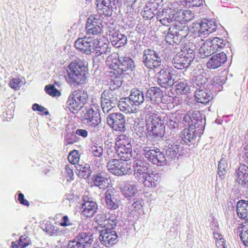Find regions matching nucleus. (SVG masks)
Returning <instances> with one entry per match:
<instances>
[{
	"label": "nucleus",
	"mask_w": 248,
	"mask_h": 248,
	"mask_svg": "<svg viewBox=\"0 0 248 248\" xmlns=\"http://www.w3.org/2000/svg\"><path fill=\"white\" fill-rule=\"evenodd\" d=\"M180 141L174 138H170L166 140L167 149L160 150L155 147H148L147 145L137 144L134 151L144 156L149 161L157 166H162L167 161L178 159L183 154V147L180 144Z\"/></svg>",
	"instance_id": "nucleus-1"
},
{
	"label": "nucleus",
	"mask_w": 248,
	"mask_h": 248,
	"mask_svg": "<svg viewBox=\"0 0 248 248\" xmlns=\"http://www.w3.org/2000/svg\"><path fill=\"white\" fill-rule=\"evenodd\" d=\"M107 63L115 77L129 76L136 69L135 62L129 54L122 56L117 53L110 55L107 59Z\"/></svg>",
	"instance_id": "nucleus-2"
},
{
	"label": "nucleus",
	"mask_w": 248,
	"mask_h": 248,
	"mask_svg": "<svg viewBox=\"0 0 248 248\" xmlns=\"http://www.w3.org/2000/svg\"><path fill=\"white\" fill-rule=\"evenodd\" d=\"M88 68L84 62L80 60L71 62L66 69L65 78L71 86L78 87L88 81Z\"/></svg>",
	"instance_id": "nucleus-3"
},
{
	"label": "nucleus",
	"mask_w": 248,
	"mask_h": 248,
	"mask_svg": "<svg viewBox=\"0 0 248 248\" xmlns=\"http://www.w3.org/2000/svg\"><path fill=\"white\" fill-rule=\"evenodd\" d=\"M146 137L148 140H159L165 134L164 121L159 114L153 113L146 122Z\"/></svg>",
	"instance_id": "nucleus-4"
},
{
	"label": "nucleus",
	"mask_w": 248,
	"mask_h": 248,
	"mask_svg": "<svg viewBox=\"0 0 248 248\" xmlns=\"http://www.w3.org/2000/svg\"><path fill=\"white\" fill-rule=\"evenodd\" d=\"M189 28L179 22L171 24L168 29L165 36V41L170 45L179 44L188 35Z\"/></svg>",
	"instance_id": "nucleus-5"
},
{
	"label": "nucleus",
	"mask_w": 248,
	"mask_h": 248,
	"mask_svg": "<svg viewBox=\"0 0 248 248\" xmlns=\"http://www.w3.org/2000/svg\"><path fill=\"white\" fill-rule=\"evenodd\" d=\"M140 62L142 67L141 70L144 73L146 70L149 72L155 71L161 66L162 63L159 54L151 48L145 49L142 51Z\"/></svg>",
	"instance_id": "nucleus-6"
},
{
	"label": "nucleus",
	"mask_w": 248,
	"mask_h": 248,
	"mask_svg": "<svg viewBox=\"0 0 248 248\" xmlns=\"http://www.w3.org/2000/svg\"><path fill=\"white\" fill-rule=\"evenodd\" d=\"M183 124L192 130L196 129L203 133L205 128V116L199 110L188 111L182 120Z\"/></svg>",
	"instance_id": "nucleus-7"
},
{
	"label": "nucleus",
	"mask_w": 248,
	"mask_h": 248,
	"mask_svg": "<svg viewBox=\"0 0 248 248\" xmlns=\"http://www.w3.org/2000/svg\"><path fill=\"white\" fill-rule=\"evenodd\" d=\"M88 99L87 92L80 90H75L69 95L66 107L69 111L76 114L83 107Z\"/></svg>",
	"instance_id": "nucleus-8"
},
{
	"label": "nucleus",
	"mask_w": 248,
	"mask_h": 248,
	"mask_svg": "<svg viewBox=\"0 0 248 248\" xmlns=\"http://www.w3.org/2000/svg\"><path fill=\"white\" fill-rule=\"evenodd\" d=\"M217 28L216 22L212 19H203L201 22H193L190 26L189 31L196 36L195 39L199 40L202 35H208L215 31Z\"/></svg>",
	"instance_id": "nucleus-9"
},
{
	"label": "nucleus",
	"mask_w": 248,
	"mask_h": 248,
	"mask_svg": "<svg viewBox=\"0 0 248 248\" xmlns=\"http://www.w3.org/2000/svg\"><path fill=\"white\" fill-rule=\"evenodd\" d=\"M98 45V40L89 36L78 38L75 43L77 49L86 55H91L94 57L96 46Z\"/></svg>",
	"instance_id": "nucleus-10"
},
{
	"label": "nucleus",
	"mask_w": 248,
	"mask_h": 248,
	"mask_svg": "<svg viewBox=\"0 0 248 248\" xmlns=\"http://www.w3.org/2000/svg\"><path fill=\"white\" fill-rule=\"evenodd\" d=\"M107 167L110 173L116 176H122L132 172L130 164L120 159L109 160Z\"/></svg>",
	"instance_id": "nucleus-11"
},
{
	"label": "nucleus",
	"mask_w": 248,
	"mask_h": 248,
	"mask_svg": "<svg viewBox=\"0 0 248 248\" xmlns=\"http://www.w3.org/2000/svg\"><path fill=\"white\" fill-rule=\"evenodd\" d=\"M145 99L152 104L158 105L160 102L166 103V101L171 102L173 99L171 96H164L163 92L157 86H152L145 92Z\"/></svg>",
	"instance_id": "nucleus-12"
},
{
	"label": "nucleus",
	"mask_w": 248,
	"mask_h": 248,
	"mask_svg": "<svg viewBox=\"0 0 248 248\" xmlns=\"http://www.w3.org/2000/svg\"><path fill=\"white\" fill-rule=\"evenodd\" d=\"M93 242V234L90 232L78 233L68 244V248H90Z\"/></svg>",
	"instance_id": "nucleus-13"
},
{
	"label": "nucleus",
	"mask_w": 248,
	"mask_h": 248,
	"mask_svg": "<svg viewBox=\"0 0 248 248\" xmlns=\"http://www.w3.org/2000/svg\"><path fill=\"white\" fill-rule=\"evenodd\" d=\"M107 124L114 131L124 132L126 130L124 115L120 112L109 113L106 118Z\"/></svg>",
	"instance_id": "nucleus-14"
},
{
	"label": "nucleus",
	"mask_w": 248,
	"mask_h": 248,
	"mask_svg": "<svg viewBox=\"0 0 248 248\" xmlns=\"http://www.w3.org/2000/svg\"><path fill=\"white\" fill-rule=\"evenodd\" d=\"M101 107L104 113H108L119 104V96L113 91L104 90L101 97Z\"/></svg>",
	"instance_id": "nucleus-15"
},
{
	"label": "nucleus",
	"mask_w": 248,
	"mask_h": 248,
	"mask_svg": "<svg viewBox=\"0 0 248 248\" xmlns=\"http://www.w3.org/2000/svg\"><path fill=\"white\" fill-rule=\"evenodd\" d=\"M82 123L90 128H97L101 123V119L99 110L96 108H90L87 109L82 116Z\"/></svg>",
	"instance_id": "nucleus-16"
},
{
	"label": "nucleus",
	"mask_w": 248,
	"mask_h": 248,
	"mask_svg": "<svg viewBox=\"0 0 248 248\" xmlns=\"http://www.w3.org/2000/svg\"><path fill=\"white\" fill-rule=\"evenodd\" d=\"M104 15L90 16L87 19L86 30L87 35H94L101 33L103 27L102 18Z\"/></svg>",
	"instance_id": "nucleus-17"
},
{
	"label": "nucleus",
	"mask_w": 248,
	"mask_h": 248,
	"mask_svg": "<svg viewBox=\"0 0 248 248\" xmlns=\"http://www.w3.org/2000/svg\"><path fill=\"white\" fill-rule=\"evenodd\" d=\"M174 76L171 67H164L157 73V82L162 88L168 89L174 84L172 78Z\"/></svg>",
	"instance_id": "nucleus-18"
},
{
	"label": "nucleus",
	"mask_w": 248,
	"mask_h": 248,
	"mask_svg": "<svg viewBox=\"0 0 248 248\" xmlns=\"http://www.w3.org/2000/svg\"><path fill=\"white\" fill-rule=\"evenodd\" d=\"M235 181L245 188L248 189V166L240 163L234 172Z\"/></svg>",
	"instance_id": "nucleus-19"
},
{
	"label": "nucleus",
	"mask_w": 248,
	"mask_h": 248,
	"mask_svg": "<svg viewBox=\"0 0 248 248\" xmlns=\"http://www.w3.org/2000/svg\"><path fill=\"white\" fill-rule=\"evenodd\" d=\"M203 133H200L196 129L192 130L191 128H185L183 131L182 136L178 137H172L176 140L180 141V144L184 148L182 144H186L190 145V144L194 143L197 136L201 137Z\"/></svg>",
	"instance_id": "nucleus-20"
},
{
	"label": "nucleus",
	"mask_w": 248,
	"mask_h": 248,
	"mask_svg": "<svg viewBox=\"0 0 248 248\" xmlns=\"http://www.w3.org/2000/svg\"><path fill=\"white\" fill-rule=\"evenodd\" d=\"M108 36L110 43L115 48L123 47L127 44V36L119 30L113 29L110 30Z\"/></svg>",
	"instance_id": "nucleus-21"
},
{
	"label": "nucleus",
	"mask_w": 248,
	"mask_h": 248,
	"mask_svg": "<svg viewBox=\"0 0 248 248\" xmlns=\"http://www.w3.org/2000/svg\"><path fill=\"white\" fill-rule=\"evenodd\" d=\"M134 175L139 182L143 180V178L148 173L151 172L152 170L147 163L141 160H137L133 165Z\"/></svg>",
	"instance_id": "nucleus-22"
},
{
	"label": "nucleus",
	"mask_w": 248,
	"mask_h": 248,
	"mask_svg": "<svg viewBox=\"0 0 248 248\" xmlns=\"http://www.w3.org/2000/svg\"><path fill=\"white\" fill-rule=\"evenodd\" d=\"M138 183L133 181H125L121 184V190L124 196L131 200L134 198L138 191Z\"/></svg>",
	"instance_id": "nucleus-23"
},
{
	"label": "nucleus",
	"mask_w": 248,
	"mask_h": 248,
	"mask_svg": "<svg viewBox=\"0 0 248 248\" xmlns=\"http://www.w3.org/2000/svg\"><path fill=\"white\" fill-rule=\"evenodd\" d=\"M118 235L112 230L104 229L100 232L99 239L101 243L107 247L112 246L117 241Z\"/></svg>",
	"instance_id": "nucleus-24"
},
{
	"label": "nucleus",
	"mask_w": 248,
	"mask_h": 248,
	"mask_svg": "<svg viewBox=\"0 0 248 248\" xmlns=\"http://www.w3.org/2000/svg\"><path fill=\"white\" fill-rule=\"evenodd\" d=\"M118 235L112 230L104 229L100 232L99 239L101 243L107 247L112 246L117 241Z\"/></svg>",
	"instance_id": "nucleus-25"
},
{
	"label": "nucleus",
	"mask_w": 248,
	"mask_h": 248,
	"mask_svg": "<svg viewBox=\"0 0 248 248\" xmlns=\"http://www.w3.org/2000/svg\"><path fill=\"white\" fill-rule=\"evenodd\" d=\"M83 201V202L81 204L82 214L87 217H93L98 209L96 202L88 197H84Z\"/></svg>",
	"instance_id": "nucleus-26"
},
{
	"label": "nucleus",
	"mask_w": 248,
	"mask_h": 248,
	"mask_svg": "<svg viewBox=\"0 0 248 248\" xmlns=\"http://www.w3.org/2000/svg\"><path fill=\"white\" fill-rule=\"evenodd\" d=\"M96 8L99 15L110 16L114 10L112 0H96Z\"/></svg>",
	"instance_id": "nucleus-27"
},
{
	"label": "nucleus",
	"mask_w": 248,
	"mask_h": 248,
	"mask_svg": "<svg viewBox=\"0 0 248 248\" xmlns=\"http://www.w3.org/2000/svg\"><path fill=\"white\" fill-rule=\"evenodd\" d=\"M173 85L176 93L178 94L188 95L189 93L194 91L192 90L191 86L189 85V82L185 79H179L178 80L174 82Z\"/></svg>",
	"instance_id": "nucleus-28"
},
{
	"label": "nucleus",
	"mask_w": 248,
	"mask_h": 248,
	"mask_svg": "<svg viewBox=\"0 0 248 248\" xmlns=\"http://www.w3.org/2000/svg\"><path fill=\"white\" fill-rule=\"evenodd\" d=\"M208 78L206 77V74L202 73V74H197L194 75L190 78V83L192 90L205 89V85L208 82Z\"/></svg>",
	"instance_id": "nucleus-29"
},
{
	"label": "nucleus",
	"mask_w": 248,
	"mask_h": 248,
	"mask_svg": "<svg viewBox=\"0 0 248 248\" xmlns=\"http://www.w3.org/2000/svg\"><path fill=\"white\" fill-rule=\"evenodd\" d=\"M143 91L137 89H133L128 98H125L127 100L129 103L132 106H139L142 104L145 100V95Z\"/></svg>",
	"instance_id": "nucleus-30"
},
{
	"label": "nucleus",
	"mask_w": 248,
	"mask_h": 248,
	"mask_svg": "<svg viewBox=\"0 0 248 248\" xmlns=\"http://www.w3.org/2000/svg\"><path fill=\"white\" fill-rule=\"evenodd\" d=\"M227 60L225 53L221 52L211 57L206 63V66L208 69H216L224 64Z\"/></svg>",
	"instance_id": "nucleus-31"
},
{
	"label": "nucleus",
	"mask_w": 248,
	"mask_h": 248,
	"mask_svg": "<svg viewBox=\"0 0 248 248\" xmlns=\"http://www.w3.org/2000/svg\"><path fill=\"white\" fill-rule=\"evenodd\" d=\"M204 89L194 90L195 100L198 103L207 104L213 98L214 93L210 90Z\"/></svg>",
	"instance_id": "nucleus-32"
},
{
	"label": "nucleus",
	"mask_w": 248,
	"mask_h": 248,
	"mask_svg": "<svg viewBox=\"0 0 248 248\" xmlns=\"http://www.w3.org/2000/svg\"><path fill=\"white\" fill-rule=\"evenodd\" d=\"M105 200L108 208L114 210L117 209L120 202L119 196L112 190H107L105 194Z\"/></svg>",
	"instance_id": "nucleus-33"
},
{
	"label": "nucleus",
	"mask_w": 248,
	"mask_h": 248,
	"mask_svg": "<svg viewBox=\"0 0 248 248\" xmlns=\"http://www.w3.org/2000/svg\"><path fill=\"white\" fill-rule=\"evenodd\" d=\"M163 18L159 19V22L163 26L169 27L173 22L176 23V18L174 9L170 8L163 9L162 10Z\"/></svg>",
	"instance_id": "nucleus-34"
},
{
	"label": "nucleus",
	"mask_w": 248,
	"mask_h": 248,
	"mask_svg": "<svg viewBox=\"0 0 248 248\" xmlns=\"http://www.w3.org/2000/svg\"><path fill=\"white\" fill-rule=\"evenodd\" d=\"M216 52H217V48L210 39L206 40L202 43L199 49V54L202 58L211 56Z\"/></svg>",
	"instance_id": "nucleus-35"
},
{
	"label": "nucleus",
	"mask_w": 248,
	"mask_h": 248,
	"mask_svg": "<svg viewBox=\"0 0 248 248\" xmlns=\"http://www.w3.org/2000/svg\"><path fill=\"white\" fill-rule=\"evenodd\" d=\"M176 22L181 24H185L193 20L195 17L194 14L190 10H183L174 9Z\"/></svg>",
	"instance_id": "nucleus-36"
},
{
	"label": "nucleus",
	"mask_w": 248,
	"mask_h": 248,
	"mask_svg": "<svg viewBox=\"0 0 248 248\" xmlns=\"http://www.w3.org/2000/svg\"><path fill=\"white\" fill-rule=\"evenodd\" d=\"M225 83V79L223 77L220 76H215L210 80L207 87L209 90L211 91L214 93L216 94L221 91L222 85Z\"/></svg>",
	"instance_id": "nucleus-37"
},
{
	"label": "nucleus",
	"mask_w": 248,
	"mask_h": 248,
	"mask_svg": "<svg viewBox=\"0 0 248 248\" xmlns=\"http://www.w3.org/2000/svg\"><path fill=\"white\" fill-rule=\"evenodd\" d=\"M236 210L239 218L248 220V200H240L237 202Z\"/></svg>",
	"instance_id": "nucleus-38"
},
{
	"label": "nucleus",
	"mask_w": 248,
	"mask_h": 248,
	"mask_svg": "<svg viewBox=\"0 0 248 248\" xmlns=\"http://www.w3.org/2000/svg\"><path fill=\"white\" fill-rule=\"evenodd\" d=\"M160 176L158 173H155L151 170V172L148 173L143 178L140 183H142L144 186L146 187H154L157 185V182L159 179Z\"/></svg>",
	"instance_id": "nucleus-39"
},
{
	"label": "nucleus",
	"mask_w": 248,
	"mask_h": 248,
	"mask_svg": "<svg viewBox=\"0 0 248 248\" xmlns=\"http://www.w3.org/2000/svg\"><path fill=\"white\" fill-rule=\"evenodd\" d=\"M172 64L175 68L179 70L187 68L190 65L179 52L174 56L172 60Z\"/></svg>",
	"instance_id": "nucleus-40"
},
{
	"label": "nucleus",
	"mask_w": 248,
	"mask_h": 248,
	"mask_svg": "<svg viewBox=\"0 0 248 248\" xmlns=\"http://www.w3.org/2000/svg\"><path fill=\"white\" fill-rule=\"evenodd\" d=\"M91 180L94 186L100 188L105 186L108 181V178L102 172H97L94 173L91 178Z\"/></svg>",
	"instance_id": "nucleus-41"
},
{
	"label": "nucleus",
	"mask_w": 248,
	"mask_h": 248,
	"mask_svg": "<svg viewBox=\"0 0 248 248\" xmlns=\"http://www.w3.org/2000/svg\"><path fill=\"white\" fill-rule=\"evenodd\" d=\"M117 155L120 159L126 162L132 156V148L130 145L124 147H116Z\"/></svg>",
	"instance_id": "nucleus-42"
},
{
	"label": "nucleus",
	"mask_w": 248,
	"mask_h": 248,
	"mask_svg": "<svg viewBox=\"0 0 248 248\" xmlns=\"http://www.w3.org/2000/svg\"><path fill=\"white\" fill-rule=\"evenodd\" d=\"M195 46L186 45L185 46L179 53H181L182 56L186 59L190 64L193 62L195 57Z\"/></svg>",
	"instance_id": "nucleus-43"
},
{
	"label": "nucleus",
	"mask_w": 248,
	"mask_h": 248,
	"mask_svg": "<svg viewBox=\"0 0 248 248\" xmlns=\"http://www.w3.org/2000/svg\"><path fill=\"white\" fill-rule=\"evenodd\" d=\"M165 124L171 130H174L179 126V118L173 114H166L163 118Z\"/></svg>",
	"instance_id": "nucleus-44"
},
{
	"label": "nucleus",
	"mask_w": 248,
	"mask_h": 248,
	"mask_svg": "<svg viewBox=\"0 0 248 248\" xmlns=\"http://www.w3.org/2000/svg\"><path fill=\"white\" fill-rule=\"evenodd\" d=\"M76 173L79 177L87 179L90 177L92 171L90 165L89 164H85L77 166Z\"/></svg>",
	"instance_id": "nucleus-45"
},
{
	"label": "nucleus",
	"mask_w": 248,
	"mask_h": 248,
	"mask_svg": "<svg viewBox=\"0 0 248 248\" xmlns=\"http://www.w3.org/2000/svg\"><path fill=\"white\" fill-rule=\"evenodd\" d=\"M224 38L223 37H216L211 39L212 43H214V46L217 48V51L220 50V49L224 47H231V43L227 41L225 37Z\"/></svg>",
	"instance_id": "nucleus-46"
},
{
	"label": "nucleus",
	"mask_w": 248,
	"mask_h": 248,
	"mask_svg": "<svg viewBox=\"0 0 248 248\" xmlns=\"http://www.w3.org/2000/svg\"><path fill=\"white\" fill-rule=\"evenodd\" d=\"M132 138L126 135H119L116 139V147H124L127 145L132 146Z\"/></svg>",
	"instance_id": "nucleus-47"
},
{
	"label": "nucleus",
	"mask_w": 248,
	"mask_h": 248,
	"mask_svg": "<svg viewBox=\"0 0 248 248\" xmlns=\"http://www.w3.org/2000/svg\"><path fill=\"white\" fill-rule=\"evenodd\" d=\"M109 74L110 76L113 78L111 79V81H110V86L109 89L108 90H111L114 92V90L118 89L122 86V82L123 81L122 78H124V77H115L114 75L112 74V70H111L110 71Z\"/></svg>",
	"instance_id": "nucleus-48"
},
{
	"label": "nucleus",
	"mask_w": 248,
	"mask_h": 248,
	"mask_svg": "<svg viewBox=\"0 0 248 248\" xmlns=\"http://www.w3.org/2000/svg\"><path fill=\"white\" fill-rule=\"evenodd\" d=\"M228 162L226 158L222 157L219 160L217 166V173L221 179L224 178V175L227 172Z\"/></svg>",
	"instance_id": "nucleus-49"
},
{
	"label": "nucleus",
	"mask_w": 248,
	"mask_h": 248,
	"mask_svg": "<svg viewBox=\"0 0 248 248\" xmlns=\"http://www.w3.org/2000/svg\"><path fill=\"white\" fill-rule=\"evenodd\" d=\"M117 217L115 215L108 214L107 223H102L104 225L105 229L113 230L116 225L117 222Z\"/></svg>",
	"instance_id": "nucleus-50"
},
{
	"label": "nucleus",
	"mask_w": 248,
	"mask_h": 248,
	"mask_svg": "<svg viewBox=\"0 0 248 248\" xmlns=\"http://www.w3.org/2000/svg\"><path fill=\"white\" fill-rule=\"evenodd\" d=\"M108 49L109 47L107 44L101 43L98 40V45L96 46L94 57H98L106 54Z\"/></svg>",
	"instance_id": "nucleus-51"
},
{
	"label": "nucleus",
	"mask_w": 248,
	"mask_h": 248,
	"mask_svg": "<svg viewBox=\"0 0 248 248\" xmlns=\"http://www.w3.org/2000/svg\"><path fill=\"white\" fill-rule=\"evenodd\" d=\"M45 91L47 94L53 97H58L61 95V92L56 88L54 84L46 85Z\"/></svg>",
	"instance_id": "nucleus-52"
},
{
	"label": "nucleus",
	"mask_w": 248,
	"mask_h": 248,
	"mask_svg": "<svg viewBox=\"0 0 248 248\" xmlns=\"http://www.w3.org/2000/svg\"><path fill=\"white\" fill-rule=\"evenodd\" d=\"M92 156L102 158L103 153V146L91 147L89 150Z\"/></svg>",
	"instance_id": "nucleus-53"
},
{
	"label": "nucleus",
	"mask_w": 248,
	"mask_h": 248,
	"mask_svg": "<svg viewBox=\"0 0 248 248\" xmlns=\"http://www.w3.org/2000/svg\"><path fill=\"white\" fill-rule=\"evenodd\" d=\"M79 137L77 136L73 131L69 134H67L64 138V141L66 145L73 144L79 141Z\"/></svg>",
	"instance_id": "nucleus-54"
},
{
	"label": "nucleus",
	"mask_w": 248,
	"mask_h": 248,
	"mask_svg": "<svg viewBox=\"0 0 248 248\" xmlns=\"http://www.w3.org/2000/svg\"><path fill=\"white\" fill-rule=\"evenodd\" d=\"M154 11L149 6L144 8V10L141 12L143 18L145 20H151L155 16Z\"/></svg>",
	"instance_id": "nucleus-55"
},
{
	"label": "nucleus",
	"mask_w": 248,
	"mask_h": 248,
	"mask_svg": "<svg viewBox=\"0 0 248 248\" xmlns=\"http://www.w3.org/2000/svg\"><path fill=\"white\" fill-rule=\"evenodd\" d=\"M15 200L18 202L21 205L29 207L30 206L29 202L25 199L24 195L20 191H18L15 195Z\"/></svg>",
	"instance_id": "nucleus-56"
},
{
	"label": "nucleus",
	"mask_w": 248,
	"mask_h": 248,
	"mask_svg": "<svg viewBox=\"0 0 248 248\" xmlns=\"http://www.w3.org/2000/svg\"><path fill=\"white\" fill-rule=\"evenodd\" d=\"M143 204V201L140 198H134L133 202L132 203L130 209L131 211H139L142 208Z\"/></svg>",
	"instance_id": "nucleus-57"
},
{
	"label": "nucleus",
	"mask_w": 248,
	"mask_h": 248,
	"mask_svg": "<svg viewBox=\"0 0 248 248\" xmlns=\"http://www.w3.org/2000/svg\"><path fill=\"white\" fill-rule=\"evenodd\" d=\"M69 162L72 164H76L79 160L78 152L74 150L70 152L68 157Z\"/></svg>",
	"instance_id": "nucleus-58"
},
{
	"label": "nucleus",
	"mask_w": 248,
	"mask_h": 248,
	"mask_svg": "<svg viewBox=\"0 0 248 248\" xmlns=\"http://www.w3.org/2000/svg\"><path fill=\"white\" fill-rule=\"evenodd\" d=\"M32 109L34 111L40 112V114L42 115H47L49 114V112L46 108L37 103H34L32 105Z\"/></svg>",
	"instance_id": "nucleus-59"
},
{
	"label": "nucleus",
	"mask_w": 248,
	"mask_h": 248,
	"mask_svg": "<svg viewBox=\"0 0 248 248\" xmlns=\"http://www.w3.org/2000/svg\"><path fill=\"white\" fill-rule=\"evenodd\" d=\"M163 0H149V7L155 11L160 9L163 5Z\"/></svg>",
	"instance_id": "nucleus-60"
},
{
	"label": "nucleus",
	"mask_w": 248,
	"mask_h": 248,
	"mask_svg": "<svg viewBox=\"0 0 248 248\" xmlns=\"http://www.w3.org/2000/svg\"><path fill=\"white\" fill-rule=\"evenodd\" d=\"M124 25L125 26V28H133L136 23V20L135 19L130 16H127L123 19Z\"/></svg>",
	"instance_id": "nucleus-61"
},
{
	"label": "nucleus",
	"mask_w": 248,
	"mask_h": 248,
	"mask_svg": "<svg viewBox=\"0 0 248 248\" xmlns=\"http://www.w3.org/2000/svg\"><path fill=\"white\" fill-rule=\"evenodd\" d=\"M186 5L189 8H194L202 5V0H185Z\"/></svg>",
	"instance_id": "nucleus-62"
},
{
	"label": "nucleus",
	"mask_w": 248,
	"mask_h": 248,
	"mask_svg": "<svg viewBox=\"0 0 248 248\" xmlns=\"http://www.w3.org/2000/svg\"><path fill=\"white\" fill-rule=\"evenodd\" d=\"M107 153L108 156L112 157L114 156L115 153L117 154V148H116V143H115V145L113 146L112 142H110L107 144Z\"/></svg>",
	"instance_id": "nucleus-63"
},
{
	"label": "nucleus",
	"mask_w": 248,
	"mask_h": 248,
	"mask_svg": "<svg viewBox=\"0 0 248 248\" xmlns=\"http://www.w3.org/2000/svg\"><path fill=\"white\" fill-rule=\"evenodd\" d=\"M240 238L243 243L248 247V228L244 227L240 234Z\"/></svg>",
	"instance_id": "nucleus-64"
}]
</instances>
